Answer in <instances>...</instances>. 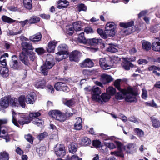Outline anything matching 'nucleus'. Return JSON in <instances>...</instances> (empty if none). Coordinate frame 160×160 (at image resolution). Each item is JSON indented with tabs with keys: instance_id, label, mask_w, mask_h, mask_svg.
<instances>
[{
	"instance_id": "0eeeda50",
	"label": "nucleus",
	"mask_w": 160,
	"mask_h": 160,
	"mask_svg": "<svg viewBox=\"0 0 160 160\" xmlns=\"http://www.w3.org/2000/svg\"><path fill=\"white\" fill-rule=\"evenodd\" d=\"M18 57L16 55H13L10 63L11 68L13 70H21L23 69V64L21 61L18 60Z\"/></svg>"
},
{
	"instance_id": "7ed1b4c3",
	"label": "nucleus",
	"mask_w": 160,
	"mask_h": 160,
	"mask_svg": "<svg viewBox=\"0 0 160 160\" xmlns=\"http://www.w3.org/2000/svg\"><path fill=\"white\" fill-rule=\"evenodd\" d=\"M120 61V58L115 56L102 58L101 59V68L104 70L110 69L113 66V64H117Z\"/></svg>"
},
{
	"instance_id": "4d7b16f0",
	"label": "nucleus",
	"mask_w": 160,
	"mask_h": 160,
	"mask_svg": "<svg viewBox=\"0 0 160 160\" xmlns=\"http://www.w3.org/2000/svg\"><path fill=\"white\" fill-rule=\"evenodd\" d=\"M92 145L96 148H99L100 147V141L98 140H93Z\"/></svg>"
},
{
	"instance_id": "680f3d73",
	"label": "nucleus",
	"mask_w": 160,
	"mask_h": 160,
	"mask_svg": "<svg viewBox=\"0 0 160 160\" xmlns=\"http://www.w3.org/2000/svg\"><path fill=\"white\" fill-rule=\"evenodd\" d=\"M105 145L110 149H113L116 148L115 145L112 142H106Z\"/></svg>"
},
{
	"instance_id": "603ef678",
	"label": "nucleus",
	"mask_w": 160,
	"mask_h": 160,
	"mask_svg": "<svg viewBox=\"0 0 160 160\" xmlns=\"http://www.w3.org/2000/svg\"><path fill=\"white\" fill-rule=\"evenodd\" d=\"M135 132L140 137H142L143 136L144 133L143 132L141 129L139 128H135L134 129Z\"/></svg>"
},
{
	"instance_id": "aec40b11",
	"label": "nucleus",
	"mask_w": 160,
	"mask_h": 160,
	"mask_svg": "<svg viewBox=\"0 0 160 160\" xmlns=\"http://www.w3.org/2000/svg\"><path fill=\"white\" fill-rule=\"evenodd\" d=\"M0 138L6 140V142H7L10 140V135L8 134V132H6L5 130H2L1 128H0Z\"/></svg>"
},
{
	"instance_id": "ea45409f",
	"label": "nucleus",
	"mask_w": 160,
	"mask_h": 160,
	"mask_svg": "<svg viewBox=\"0 0 160 160\" xmlns=\"http://www.w3.org/2000/svg\"><path fill=\"white\" fill-rule=\"evenodd\" d=\"M66 101L64 104L68 107L70 108L74 105L76 103L75 100L73 98H71L69 100L66 99Z\"/></svg>"
},
{
	"instance_id": "79ce46f5",
	"label": "nucleus",
	"mask_w": 160,
	"mask_h": 160,
	"mask_svg": "<svg viewBox=\"0 0 160 160\" xmlns=\"http://www.w3.org/2000/svg\"><path fill=\"white\" fill-rule=\"evenodd\" d=\"M136 147V145L134 144H129L125 146L124 149L127 152H130L134 150L135 148Z\"/></svg>"
},
{
	"instance_id": "cd10ccee",
	"label": "nucleus",
	"mask_w": 160,
	"mask_h": 160,
	"mask_svg": "<svg viewBox=\"0 0 160 160\" xmlns=\"http://www.w3.org/2000/svg\"><path fill=\"white\" fill-rule=\"evenodd\" d=\"M23 4L24 7L28 10H31L32 8V0H23Z\"/></svg>"
},
{
	"instance_id": "f03ea898",
	"label": "nucleus",
	"mask_w": 160,
	"mask_h": 160,
	"mask_svg": "<svg viewBox=\"0 0 160 160\" xmlns=\"http://www.w3.org/2000/svg\"><path fill=\"white\" fill-rule=\"evenodd\" d=\"M16 113L14 112H12V121L13 124L19 127L18 123L20 125H23L24 124H28L33 119L41 115V113L39 112H32L28 114V113H22L20 115V119L17 120V118L15 116Z\"/></svg>"
},
{
	"instance_id": "c03bdc74",
	"label": "nucleus",
	"mask_w": 160,
	"mask_h": 160,
	"mask_svg": "<svg viewBox=\"0 0 160 160\" xmlns=\"http://www.w3.org/2000/svg\"><path fill=\"white\" fill-rule=\"evenodd\" d=\"M152 124L155 128H158L160 126V122L158 119L154 118H151Z\"/></svg>"
},
{
	"instance_id": "338daca9",
	"label": "nucleus",
	"mask_w": 160,
	"mask_h": 160,
	"mask_svg": "<svg viewBox=\"0 0 160 160\" xmlns=\"http://www.w3.org/2000/svg\"><path fill=\"white\" fill-rule=\"evenodd\" d=\"M84 31L87 34H88L89 33H93V31L92 29L89 27H86L84 28Z\"/></svg>"
},
{
	"instance_id": "9b49d317",
	"label": "nucleus",
	"mask_w": 160,
	"mask_h": 160,
	"mask_svg": "<svg viewBox=\"0 0 160 160\" xmlns=\"http://www.w3.org/2000/svg\"><path fill=\"white\" fill-rule=\"evenodd\" d=\"M115 143L117 146L118 151L111 152H110L111 154L116 156L123 157V155L121 152L122 148L123 147V144L121 142L117 141H115Z\"/></svg>"
},
{
	"instance_id": "4468645a",
	"label": "nucleus",
	"mask_w": 160,
	"mask_h": 160,
	"mask_svg": "<svg viewBox=\"0 0 160 160\" xmlns=\"http://www.w3.org/2000/svg\"><path fill=\"white\" fill-rule=\"evenodd\" d=\"M101 77V82L103 84H106L113 80L111 76L105 74H102Z\"/></svg>"
},
{
	"instance_id": "b1692460",
	"label": "nucleus",
	"mask_w": 160,
	"mask_h": 160,
	"mask_svg": "<svg viewBox=\"0 0 160 160\" xmlns=\"http://www.w3.org/2000/svg\"><path fill=\"white\" fill-rule=\"evenodd\" d=\"M8 69L3 66H0V73L3 77L7 78L9 76Z\"/></svg>"
},
{
	"instance_id": "09e8293b",
	"label": "nucleus",
	"mask_w": 160,
	"mask_h": 160,
	"mask_svg": "<svg viewBox=\"0 0 160 160\" xmlns=\"http://www.w3.org/2000/svg\"><path fill=\"white\" fill-rule=\"evenodd\" d=\"M110 98V95L106 93H103L101 96V98L102 100L104 102L108 101L109 100Z\"/></svg>"
},
{
	"instance_id": "c756f323",
	"label": "nucleus",
	"mask_w": 160,
	"mask_h": 160,
	"mask_svg": "<svg viewBox=\"0 0 160 160\" xmlns=\"http://www.w3.org/2000/svg\"><path fill=\"white\" fill-rule=\"evenodd\" d=\"M9 155L6 151H3L0 152V160H9Z\"/></svg>"
},
{
	"instance_id": "774afa93",
	"label": "nucleus",
	"mask_w": 160,
	"mask_h": 160,
	"mask_svg": "<svg viewBox=\"0 0 160 160\" xmlns=\"http://www.w3.org/2000/svg\"><path fill=\"white\" fill-rule=\"evenodd\" d=\"M78 158L77 156L73 155L71 158L69 156H67L66 160H76Z\"/></svg>"
},
{
	"instance_id": "a211bd4d",
	"label": "nucleus",
	"mask_w": 160,
	"mask_h": 160,
	"mask_svg": "<svg viewBox=\"0 0 160 160\" xmlns=\"http://www.w3.org/2000/svg\"><path fill=\"white\" fill-rule=\"evenodd\" d=\"M47 67V68L50 69L55 64V62L54 59L52 58L47 59L45 62L43 64Z\"/></svg>"
},
{
	"instance_id": "dca6fc26",
	"label": "nucleus",
	"mask_w": 160,
	"mask_h": 160,
	"mask_svg": "<svg viewBox=\"0 0 160 160\" xmlns=\"http://www.w3.org/2000/svg\"><path fill=\"white\" fill-rule=\"evenodd\" d=\"M57 43V42L55 41V40L51 41L49 42L48 44L47 52H54L55 48Z\"/></svg>"
},
{
	"instance_id": "3c124183",
	"label": "nucleus",
	"mask_w": 160,
	"mask_h": 160,
	"mask_svg": "<svg viewBox=\"0 0 160 160\" xmlns=\"http://www.w3.org/2000/svg\"><path fill=\"white\" fill-rule=\"evenodd\" d=\"M94 72V70L84 69L82 71V73L85 76H88L93 74Z\"/></svg>"
},
{
	"instance_id": "c85d7f7f",
	"label": "nucleus",
	"mask_w": 160,
	"mask_h": 160,
	"mask_svg": "<svg viewBox=\"0 0 160 160\" xmlns=\"http://www.w3.org/2000/svg\"><path fill=\"white\" fill-rule=\"evenodd\" d=\"M40 20V18L37 16L34 15L31 17L28 20L29 23L32 24L39 22Z\"/></svg>"
},
{
	"instance_id": "37998d69",
	"label": "nucleus",
	"mask_w": 160,
	"mask_h": 160,
	"mask_svg": "<svg viewBox=\"0 0 160 160\" xmlns=\"http://www.w3.org/2000/svg\"><path fill=\"white\" fill-rule=\"evenodd\" d=\"M116 89L115 88L112 87H109L106 89L107 93L110 95H113L116 92Z\"/></svg>"
},
{
	"instance_id": "412c9836",
	"label": "nucleus",
	"mask_w": 160,
	"mask_h": 160,
	"mask_svg": "<svg viewBox=\"0 0 160 160\" xmlns=\"http://www.w3.org/2000/svg\"><path fill=\"white\" fill-rule=\"evenodd\" d=\"M42 35L40 33H38L30 36L29 38V39L31 41L34 42H36L40 41L42 38Z\"/></svg>"
},
{
	"instance_id": "58836bf2",
	"label": "nucleus",
	"mask_w": 160,
	"mask_h": 160,
	"mask_svg": "<svg viewBox=\"0 0 160 160\" xmlns=\"http://www.w3.org/2000/svg\"><path fill=\"white\" fill-rule=\"evenodd\" d=\"M49 69L44 64L41 66L40 68V72L44 76H47L48 74Z\"/></svg>"
},
{
	"instance_id": "1a4fd4ad",
	"label": "nucleus",
	"mask_w": 160,
	"mask_h": 160,
	"mask_svg": "<svg viewBox=\"0 0 160 160\" xmlns=\"http://www.w3.org/2000/svg\"><path fill=\"white\" fill-rule=\"evenodd\" d=\"M125 100L127 102H134L136 101L135 95L131 87L127 88V94L126 95Z\"/></svg>"
},
{
	"instance_id": "ddd939ff",
	"label": "nucleus",
	"mask_w": 160,
	"mask_h": 160,
	"mask_svg": "<svg viewBox=\"0 0 160 160\" xmlns=\"http://www.w3.org/2000/svg\"><path fill=\"white\" fill-rule=\"evenodd\" d=\"M55 154L57 156L62 158L66 154V151L64 145L60 144L59 147L55 151Z\"/></svg>"
},
{
	"instance_id": "f8f14e48",
	"label": "nucleus",
	"mask_w": 160,
	"mask_h": 160,
	"mask_svg": "<svg viewBox=\"0 0 160 160\" xmlns=\"http://www.w3.org/2000/svg\"><path fill=\"white\" fill-rule=\"evenodd\" d=\"M115 32L113 29L105 30L104 31H102L101 30V37L105 39L107 37H113L114 36Z\"/></svg>"
},
{
	"instance_id": "20e7f679",
	"label": "nucleus",
	"mask_w": 160,
	"mask_h": 160,
	"mask_svg": "<svg viewBox=\"0 0 160 160\" xmlns=\"http://www.w3.org/2000/svg\"><path fill=\"white\" fill-rule=\"evenodd\" d=\"M58 52L56 53L55 59L56 61L59 62L67 58L64 55H68L69 52L68 46L65 44L59 45L58 47Z\"/></svg>"
},
{
	"instance_id": "2f4dec72",
	"label": "nucleus",
	"mask_w": 160,
	"mask_h": 160,
	"mask_svg": "<svg viewBox=\"0 0 160 160\" xmlns=\"http://www.w3.org/2000/svg\"><path fill=\"white\" fill-rule=\"evenodd\" d=\"M148 69L149 71H153V73L155 75L158 76L160 75V73L157 72V71H160V68L159 67L153 65L149 67Z\"/></svg>"
},
{
	"instance_id": "2eb2a0df",
	"label": "nucleus",
	"mask_w": 160,
	"mask_h": 160,
	"mask_svg": "<svg viewBox=\"0 0 160 160\" xmlns=\"http://www.w3.org/2000/svg\"><path fill=\"white\" fill-rule=\"evenodd\" d=\"M0 105L3 108H7L9 105V97L5 96L1 99Z\"/></svg>"
},
{
	"instance_id": "a878e982",
	"label": "nucleus",
	"mask_w": 160,
	"mask_h": 160,
	"mask_svg": "<svg viewBox=\"0 0 160 160\" xmlns=\"http://www.w3.org/2000/svg\"><path fill=\"white\" fill-rule=\"evenodd\" d=\"M60 111L58 110H53L50 111L48 112L49 115L56 120Z\"/></svg>"
},
{
	"instance_id": "e433bc0d",
	"label": "nucleus",
	"mask_w": 160,
	"mask_h": 160,
	"mask_svg": "<svg viewBox=\"0 0 160 160\" xmlns=\"http://www.w3.org/2000/svg\"><path fill=\"white\" fill-rule=\"evenodd\" d=\"M2 21L8 23H12L15 22V20H13L11 18L5 15H3L2 17Z\"/></svg>"
},
{
	"instance_id": "423d86ee",
	"label": "nucleus",
	"mask_w": 160,
	"mask_h": 160,
	"mask_svg": "<svg viewBox=\"0 0 160 160\" xmlns=\"http://www.w3.org/2000/svg\"><path fill=\"white\" fill-rule=\"evenodd\" d=\"M134 22L133 21H131L127 23H121L120 26L124 28L122 29L121 32V34L123 36L128 35L135 30V28L132 27L134 25Z\"/></svg>"
},
{
	"instance_id": "39448f33",
	"label": "nucleus",
	"mask_w": 160,
	"mask_h": 160,
	"mask_svg": "<svg viewBox=\"0 0 160 160\" xmlns=\"http://www.w3.org/2000/svg\"><path fill=\"white\" fill-rule=\"evenodd\" d=\"M84 90L89 92L91 95L92 100L96 102H100V89L98 87L94 86L92 87L88 86L84 88Z\"/></svg>"
},
{
	"instance_id": "4be33fe9",
	"label": "nucleus",
	"mask_w": 160,
	"mask_h": 160,
	"mask_svg": "<svg viewBox=\"0 0 160 160\" xmlns=\"http://www.w3.org/2000/svg\"><path fill=\"white\" fill-rule=\"evenodd\" d=\"M46 82L44 79H39L36 81L35 83V86L37 88H43L46 85Z\"/></svg>"
},
{
	"instance_id": "49530a36",
	"label": "nucleus",
	"mask_w": 160,
	"mask_h": 160,
	"mask_svg": "<svg viewBox=\"0 0 160 160\" xmlns=\"http://www.w3.org/2000/svg\"><path fill=\"white\" fill-rule=\"evenodd\" d=\"M78 10L79 12L81 11H86L87 7L84 4L81 3L79 4L77 6Z\"/></svg>"
},
{
	"instance_id": "c9c22d12",
	"label": "nucleus",
	"mask_w": 160,
	"mask_h": 160,
	"mask_svg": "<svg viewBox=\"0 0 160 160\" xmlns=\"http://www.w3.org/2000/svg\"><path fill=\"white\" fill-rule=\"evenodd\" d=\"M84 33L82 32L79 34L78 40L79 42L86 44L87 43V40L84 35Z\"/></svg>"
},
{
	"instance_id": "de8ad7c7",
	"label": "nucleus",
	"mask_w": 160,
	"mask_h": 160,
	"mask_svg": "<svg viewBox=\"0 0 160 160\" xmlns=\"http://www.w3.org/2000/svg\"><path fill=\"white\" fill-rule=\"evenodd\" d=\"M26 139L30 143L32 144L34 140V137L30 134H28L24 136Z\"/></svg>"
},
{
	"instance_id": "052dcab7",
	"label": "nucleus",
	"mask_w": 160,
	"mask_h": 160,
	"mask_svg": "<svg viewBox=\"0 0 160 160\" xmlns=\"http://www.w3.org/2000/svg\"><path fill=\"white\" fill-rule=\"evenodd\" d=\"M22 29H21V28L20 30L18 32H14L12 30H9L8 32V33L9 35L10 36H14L15 35H17L18 34H20L22 33Z\"/></svg>"
},
{
	"instance_id": "13d9d810",
	"label": "nucleus",
	"mask_w": 160,
	"mask_h": 160,
	"mask_svg": "<svg viewBox=\"0 0 160 160\" xmlns=\"http://www.w3.org/2000/svg\"><path fill=\"white\" fill-rule=\"evenodd\" d=\"M133 65L130 62H128L123 65V68L126 70H129L130 67H133Z\"/></svg>"
},
{
	"instance_id": "5701e85b",
	"label": "nucleus",
	"mask_w": 160,
	"mask_h": 160,
	"mask_svg": "<svg viewBox=\"0 0 160 160\" xmlns=\"http://www.w3.org/2000/svg\"><path fill=\"white\" fill-rule=\"evenodd\" d=\"M109 46L108 48V51L112 52H116L118 51V46L116 44L110 43L108 44Z\"/></svg>"
},
{
	"instance_id": "f257e3e1",
	"label": "nucleus",
	"mask_w": 160,
	"mask_h": 160,
	"mask_svg": "<svg viewBox=\"0 0 160 160\" xmlns=\"http://www.w3.org/2000/svg\"><path fill=\"white\" fill-rule=\"evenodd\" d=\"M21 45L22 49L19 55V60L26 67H29L30 63L28 58L31 61H34L36 58L35 53L33 51L34 48L32 43L25 42H22Z\"/></svg>"
},
{
	"instance_id": "393cba45",
	"label": "nucleus",
	"mask_w": 160,
	"mask_h": 160,
	"mask_svg": "<svg viewBox=\"0 0 160 160\" xmlns=\"http://www.w3.org/2000/svg\"><path fill=\"white\" fill-rule=\"evenodd\" d=\"M9 97V103L10 105L13 107H18L19 104L17 102V99L14 97H11V96H8Z\"/></svg>"
},
{
	"instance_id": "0e129e2a",
	"label": "nucleus",
	"mask_w": 160,
	"mask_h": 160,
	"mask_svg": "<svg viewBox=\"0 0 160 160\" xmlns=\"http://www.w3.org/2000/svg\"><path fill=\"white\" fill-rule=\"evenodd\" d=\"M114 25V23L113 22H110L107 23L105 29L107 30L111 29Z\"/></svg>"
},
{
	"instance_id": "6e6552de",
	"label": "nucleus",
	"mask_w": 160,
	"mask_h": 160,
	"mask_svg": "<svg viewBox=\"0 0 160 160\" xmlns=\"http://www.w3.org/2000/svg\"><path fill=\"white\" fill-rule=\"evenodd\" d=\"M69 60L71 62H78L82 56V53L79 51L75 50L72 51L69 55Z\"/></svg>"
},
{
	"instance_id": "f704fd0d",
	"label": "nucleus",
	"mask_w": 160,
	"mask_h": 160,
	"mask_svg": "<svg viewBox=\"0 0 160 160\" xmlns=\"http://www.w3.org/2000/svg\"><path fill=\"white\" fill-rule=\"evenodd\" d=\"M18 101L19 105L22 108L25 107V101H26V98L25 95H21L18 98Z\"/></svg>"
},
{
	"instance_id": "864d4df0",
	"label": "nucleus",
	"mask_w": 160,
	"mask_h": 160,
	"mask_svg": "<svg viewBox=\"0 0 160 160\" xmlns=\"http://www.w3.org/2000/svg\"><path fill=\"white\" fill-rule=\"evenodd\" d=\"M121 80V79H118L115 80L114 82L115 86L118 90H121L122 89L120 87V83Z\"/></svg>"
},
{
	"instance_id": "7c9ffc66",
	"label": "nucleus",
	"mask_w": 160,
	"mask_h": 160,
	"mask_svg": "<svg viewBox=\"0 0 160 160\" xmlns=\"http://www.w3.org/2000/svg\"><path fill=\"white\" fill-rule=\"evenodd\" d=\"M142 48L147 51L149 50L151 48V44L148 42L143 40L142 41Z\"/></svg>"
},
{
	"instance_id": "8fccbe9b",
	"label": "nucleus",
	"mask_w": 160,
	"mask_h": 160,
	"mask_svg": "<svg viewBox=\"0 0 160 160\" xmlns=\"http://www.w3.org/2000/svg\"><path fill=\"white\" fill-rule=\"evenodd\" d=\"M48 133L46 132H44L39 134L38 135L37 138L40 141H41L44 139L45 137L48 136Z\"/></svg>"
},
{
	"instance_id": "5fc2aeb1",
	"label": "nucleus",
	"mask_w": 160,
	"mask_h": 160,
	"mask_svg": "<svg viewBox=\"0 0 160 160\" xmlns=\"http://www.w3.org/2000/svg\"><path fill=\"white\" fill-rule=\"evenodd\" d=\"M35 51L38 55H42L45 52V51L42 48H39L35 49Z\"/></svg>"
},
{
	"instance_id": "a19ab883",
	"label": "nucleus",
	"mask_w": 160,
	"mask_h": 160,
	"mask_svg": "<svg viewBox=\"0 0 160 160\" xmlns=\"http://www.w3.org/2000/svg\"><path fill=\"white\" fill-rule=\"evenodd\" d=\"M81 144L82 145L87 146L91 143V141L89 138L85 137L81 140Z\"/></svg>"
},
{
	"instance_id": "9d476101",
	"label": "nucleus",
	"mask_w": 160,
	"mask_h": 160,
	"mask_svg": "<svg viewBox=\"0 0 160 160\" xmlns=\"http://www.w3.org/2000/svg\"><path fill=\"white\" fill-rule=\"evenodd\" d=\"M99 42V39H98L96 38L87 39L86 44L94 47V48H91V50L92 51L95 52L99 49V48H97V46Z\"/></svg>"
},
{
	"instance_id": "a18cd8bd",
	"label": "nucleus",
	"mask_w": 160,
	"mask_h": 160,
	"mask_svg": "<svg viewBox=\"0 0 160 160\" xmlns=\"http://www.w3.org/2000/svg\"><path fill=\"white\" fill-rule=\"evenodd\" d=\"M59 114L56 120L59 121L61 122H63L66 120L65 114L62 113L61 111L59 113Z\"/></svg>"
},
{
	"instance_id": "bb28decb",
	"label": "nucleus",
	"mask_w": 160,
	"mask_h": 160,
	"mask_svg": "<svg viewBox=\"0 0 160 160\" xmlns=\"http://www.w3.org/2000/svg\"><path fill=\"white\" fill-rule=\"evenodd\" d=\"M26 102L27 104H33L35 102L34 96L32 94H28L26 97Z\"/></svg>"
},
{
	"instance_id": "e2e57ef3",
	"label": "nucleus",
	"mask_w": 160,
	"mask_h": 160,
	"mask_svg": "<svg viewBox=\"0 0 160 160\" xmlns=\"http://www.w3.org/2000/svg\"><path fill=\"white\" fill-rule=\"evenodd\" d=\"M142 90V97L144 99H146L148 97V92L145 88H143Z\"/></svg>"
},
{
	"instance_id": "72a5a7b5",
	"label": "nucleus",
	"mask_w": 160,
	"mask_h": 160,
	"mask_svg": "<svg viewBox=\"0 0 160 160\" xmlns=\"http://www.w3.org/2000/svg\"><path fill=\"white\" fill-rule=\"evenodd\" d=\"M152 50L155 51H160V40L152 43Z\"/></svg>"
},
{
	"instance_id": "6e6d98bb",
	"label": "nucleus",
	"mask_w": 160,
	"mask_h": 160,
	"mask_svg": "<svg viewBox=\"0 0 160 160\" xmlns=\"http://www.w3.org/2000/svg\"><path fill=\"white\" fill-rule=\"evenodd\" d=\"M74 28L73 26L67 28L66 32L69 35H72L74 32Z\"/></svg>"
},
{
	"instance_id": "69168bd1",
	"label": "nucleus",
	"mask_w": 160,
	"mask_h": 160,
	"mask_svg": "<svg viewBox=\"0 0 160 160\" xmlns=\"http://www.w3.org/2000/svg\"><path fill=\"white\" fill-rule=\"evenodd\" d=\"M61 82H58L56 83L54 86L55 88L57 91H59L61 90V88H60V87L62 86Z\"/></svg>"
},
{
	"instance_id": "473e14b6",
	"label": "nucleus",
	"mask_w": 160,
	"mask_h": 160,
	"mask_svg": "<svg viewBox=\"0 0 160 160\" xmlns=\"http://www.w3.org/2000/svg\"><path fill=\"white\" fill-rule=\"evenodd\" d=\"M81 23V22L78 21L73 23V26L75 31L77 32L83 30V28L81 27L80 24Z\"/></svg>"
},
{
	"instance_id": "4c0bfd02",
	"label": "nucleus",
	"mask_w": 160,
	"mask_h": 160,
	"mask_svg": "<svg viewBox=\"0 0 160 160\" xmlns=\"http://www.w3.org/2000/svg\"><path fill=\"white\" fill-rule=\"evenodd\" d=\"M77 147L78 145L76 143H71L69 148V152L74 153L77 151Z\"/></svg>"
},
{
	"instance_id": "f3484780",
	"label": "nucleus",
	"mask_w": 160,
	"mask_h": 160,
	"mask_svg": "<svg viewBox=\"0 0 160 160\" xmlns=\"http://www.w3.org/2000/svg\"><path fill=\"white\" fill-rule=\"evenodd\" d=\"M81 66L83 67L91 68L94 66V63L90 59L87 58L81 63Z\"/></svg>"
},
{
	"instance_id": "bf43d9fd",
	"label": "nucleus",
	"mask_w": 160,
	"mask_h": 160,
	"mask_svg": "<svg viewBox=\"0 0 160 160\" xmlns=\"http://www.w3.org/2000/svg\"><path fill=\"white\" fill-rule=\"evenodd\" d=\"M128 120L129 121L134 122L136 123H138L141 122V121L137 119L134 117H131L128 118Z\"/></svg>"
},
{
	"instance_id": "6ab92c4d",
	"label": "nucleus",
	"mask_w": 160,
	"mask_h": 160,
	"mask_svg": "<svg viewBox=\"0 0 160 160\" xmlns=\"http://www.w3.org/2000/svg\"><path fill=\"white\" fill-rule=\"evenodd\" d=\"M120 92H118L116 96V98L117 99H122L125 97V95L127 94V88L122 89L119 90Z\"/></svg>"
}]
</instances>
